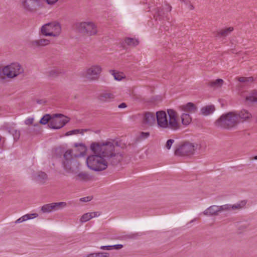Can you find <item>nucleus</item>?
<instances>
[{"mask_svg": "<svg viewBox=\"0 0 257 257\" xmlns=\"http://www.w3.org/2000/svg\"><path fill=\"white\" fill-rule=\"evenodd\" d=\"M93 154L89 156L86 160L88 167L94 171H101L107 168V161L103 156L102 152L105 149L103 143H93L90 146Z\"/></svg>", "mask_w": 257, "mask_h": 257, "instance_id": "nucleus-1", "label": "nucleus"}, {"mask_svg": "<svg viewBox=\"0 0 257 257\" xmlns=\"http://www.w3.org/2000/svg\"><path fill=\"white\" fill-rule=\"evenodd\" d=\"M169 118L165 111H158L156 114V119L159 127L164 129L177 130L179 128L180 124L177 113L173 109H168Z\"/></svg>", "mask_w": 257, "mask_h": 257, "instance_id": "nucleus-2", "label": "nucleus"}, {"mask_svg": "<svg viewBox=\"0 0 257 257\" xmlns=\"http://www.w3.org/2000/svg\"><path fill=\"white\" fill-rule=\"evenodd\" d=\"M239 112L235 111L222 114L215 122V125L221 128L230 130L235 127L239 123Z\"/></svg>", "mask_w": 257, "mask_h": 257, "instance_id": "nucleus-3", "label": "nucleus"}, {"mask_svg": "<svg viewBox=\"0 0 257 257\" xmlns=\"http://www.w3.org/2000/svg\"><path fill=\"white\" fill-rule=\"evenodd\" d=\"M103 146L105 150L102 152V154L105 157L107 162V167L108 165L116 166L121 162L123 159V156L119 153H114V146L112 142H106L103 143Z\"/></svg>", "mask_w": 257, "mask_h": 257, "instance_id": "nucleus-4", "label": "nucleus"}, {"mask_svg": "<svg viewBox=\"0 0 257 257\" xmlns=\"http://www.w3.org/2000/svg\"><path fill=\"white\" fill-rule=\"evenodd\" d=\"M71 149L66 151L62 161L63 168L68 173H76L79 165L76 158L81 155H73Z\"/></svg>", "mask_w": 257, "mask_h": 257, "instance_id": "nucleus-5", "label": "nucleus"}, {"mask_svg": "<svg viewBox=\"0 0 257 257\" xmlns=\"http://www.w3.org/2000/svg\"><path fill=\"white\" fill-rule=\"evenodd\" d=\"M61 32V27L59 23L53 21L42 26L40 34L45 37H57Z\"/></svg>", "mask_w": 257, "mask_h": 257, "instance_id": "nucleus-6", "label": "nucleus"}, {"mask_svg": "<svg viewBox=\"0 0 257 257\" xmlns=\"http://www.w3.org/2000/svg\"><path fill=\"white\" fill-rule=\"evenodd\" d=\"M23 71V68L19 64L12 63L0 70V76L2 78H5L6 77L13 78L22 73Z\"/></svg>", "mask_w": 257, "mask_h": 257, "instance_id": "nucleus-7", "label": "nucleus"}, {"mask_svg": "<svg viewBox=\"0 0 257 257\" xmlns=\"http://www.w3.org/2000/svg\"><path fill=\"white\" fill-rule=\"evenodd\" d=\"M75 28L80 33L88 36L95 35L97 33V27L92 22L76 23Z\"/></svg>", "mask_w": 257, "mask_h": 257, "instance_id": "nucleus-8", "label": "nucleus"}, {"mask_svg": "<svg viewBox=\"0 0 257 257\" xmlns=\"http://www.w3.org/2000/svg\"><path fill=\"white\" fill-rule=\"evenodd\" d=\"M197 147V144L195 145L189 142H185L175 150V154L180 156H189L194 154Z\"/></svg>", "mask_w": 257, "mask_h": 257, "instance_id": "nucleus-9", "label": "nucleus"}, {"mask_svg": "<svg viewBox=\"0 0 257 257\" xmlns=\"http://www.w3.org/2000/svg\"><path fill=\"white\" fill-rule=\"evenodd\" d=\"M171 9V6L168 4L166 5L165 10L166 12L163 9H156L154 16L155 21L162 22L161 24H163V22L166 21L168 24L170 25V18L168 17V12H170Z\"/></svg>", "mask_w": 257, "mask_h": 257, "instance_id": "nucleus-10", "label": "nucleus"}, {"mask_svg": "<svg viewBox=\"0 0 257 257\" xmlns=\"http://www.w3.org/2000/svg\"><path fill=\"white\" fill-rule=\"evenodd\" d=\"M53 117L60 118L59 119L53 118L49 123V127L53 129H59L64 126L69 121L67 117L60 113L54 114Z\"/></svg>", "mask_w": 257, "mask_h": 257, "instance_id": "nucleus-11", "label": "nucleus"}, {"mask_svg": "<svg viewBox=\"0 0 257 257\" xmlns=\"http://www.w3.org/2000/svg\"><path fill=\"white\" fill-rule=\"evenodd\" d=\"M102 68L100 65H94L86 69L85 76L88 80H96L99 77Z\"/></svg>", "mask_w": 257, "mask_h": 257, "instance_id": "nucleus-12", "label": "nucleus"}, {"mask_svg": "<svg viewBox=\"0 0 257 257\" xmlns=\"http://www.w3.org/2000/svg\"><path fill=\"white\" fill-rule=\"evenodd\" d=\"M40 0H23L22 2V6L25 10L33 12L36 11L40 6Z\"/></svg>", "mask_w": 257, "mask_h": 257, "instance_id": "nucleus-13", "label": "nucleus"}, {"mask_svg": "<svg viewBox=\"0 0 257 257\" xmlns=\"http://www.w3.org/2000/svg\"><path fill=\"white\" fill-rule=\"evenodd\" d=\"M226 208L223 205L216 206L212 205L208 207L203 211V214L206 216H216L218 215L220 213L224 211V209Z\"/></svg>", "mask_w": 257, "mask_h": 257, "instance_id": "nucleus-14", "label": "nucleus"}, {"mask_svg": "<svg viewBox=\"0 0 257 257\" xmlns=\"http://www.w3.org/2000/svg\"><path fill=\"white\" fill-rule=\"evenodd\" d=\"M156 122V115L154 113L146 112L143 114V123L148 125H152Z\"/></svg>", "mask_w": 257, "mask_h": 257, "instance_id": "nucleus-15", "label": "nucleus"}, {"mask_svg": "<svg viewBox=\"0 0 257 257\" xmlns=\"http://www.w3.org/2000/svg\"><path fill=\"white\" fill-rule=\"evenodd\" d=\"M33 179L41 184H44L47 180V174L42 171L36 172L33 175Z\"/></svg>", "mask_w": 257, "mask_h": 257, "instance_id": "nucleus-16", "label": "nucleus"}, {"mask_svg": "<svg viewBox=\"0 0 257 257\" xmlns=\"http://www.w3.org/2000/svg\"><path fill=\"white\" fill-rule=\"evenodd\" d=\"M114 98V95L112 93L104 92L100 93L98 96V99L102 102H109Z\"/></svg>", "mask_w": 257, "mask_h": 257, "instance_id": "nucleus-17", "label": "nucleus"}, {"mask_svg": "<svg viewBox=\"0 0 257 257\" xmlns=\"http://www.w3.org/2000/svg\"><path fill=\"white\" fill-rule=\"evenodd\" d=\"M50 43V40L47 39H40L39 40L32 41L30 43V47L35 48L38 47H43L48 45Z\"/></svg>", "mask_w": 257, "mask_h": 257, "instance_id": "nucleus-18", "label": "nucleus"}, {"mask_svg": "<svg viewBox=\"0 0 257 257\" xmlns=\"http://www.w3.org/2000/svg\"><path fill=\"white\" fill-rule=\"evenodd\" d=\"M139 44L138 40L131 38H126L121 43V45L123 48L125 49L126 46H136Z\"/></svg>", "mask_w": 257, "mask_h": 257, "instance_id": "nucleus-19", "label": "nucleus"}, {"mask_svg": "<svg viewBox=\"0 0 257 257\" xmlns=\"http://www.w3.org/2000/svg\"><path fill=\"white\" fill-rule=\"evenodd\" d=\"M179 108L181 110L187 112L193 113L197 110V107L191 102H188L185 105L180 106Z\"/></svg>", "mask_w": 257, "mask_h": 257, "instance_id": "nucleus-20", "label": "nucleus"}, {"mask_svg": "<svg viewBox=\"0 0 257 257\" xmlns=\"http://www.w3.org/2000/svg\"><path fill=\"white\" fill-rule=\"evenodd\" d=\"M51 211H57L66 206V203L65 202H54L50 203Z\"/></svg>", "mask_w": 257, "mask_h": 257, "instance_id": "nucleus-21", "label": "nucleus"}, {"mask_svg": "<svg viewBox=\"0 0 257 257\" xmlns=\"http://www.w3.org/2000/svg\"><path fill=\"white\" fill-rule=\"evenodd\" d=\"M38 215L37 213H34V214H27L25 215H23L21 217L18 219L16 221L15 223L18 224L21 222H23L24 221H25L26 220L31 219L33 218H35L37 217Z\"/></svg>", "mask_w": 257, "mask_h": 257, "instance_id": "nucleus-22", "label": "nucleus"}, {"mask_svg": "<svg viewBox=\"0 0 257 257\" xmlns=\"http://www.w3.org/2000/svg\"><path fill=\"white\" fill-rule=\"evenodd\" d=\"M215 109V107L213 105H207L201 109V112L203 114L208 115L212 113Z\"/></svg>", "mask_w": 257, "mask_h": 257, "instance_id": "nucleus-23", "label": "nucleus"}, {"mask_svg": "<svg viewBox=\"0 0 257 257\" xmlns=\"http://www.w3.org/2000/svg\"><path fill=\"white\" fill-rule=\"evenodd\" d=\"M91 177L89 174L85 172H81L77 174L76 179L82 181H87L90 180Z\"/></svg>", "mask_w": 257, "mask_h": 257, "instance_id": "nucleus-24", "label": "nucleus"}, {"mask_svg": "<svg viewBox=\"0 0 257 257\" xmlns=\"http://www.w3.org/2000/svg\"><path fill=\"white\" fill-rule=\"evenodd\" d=\"M233 30V27H229L217 32L216 36L219 37H225Z\"/></svg>", "mask_w": 257, "mask_h": 257, "instance_id": "nucleus-25", "label": "nucleus"}, {"mask_svg": "<svg viewBox=\"0 0 257 257\" xmlns=\"http://www.w3.org/2000/svg\"><path fill=\"white\" fill-rule=\"evenodd\" d=\"M246 101L248 102H257V89L254 90L249 96H246Z\"/></svg>", "mask_w": 257, "mask_h": 257, "instance_id": "nucleus-26", "label": "nucleus"}, {"mask_svg": "<svg viewBox=\"0 0 257 257\" xmlns=\"http://www.w3.org/2000/svg\"><path fill=\"white\" fill-rule=\"evenodd\" d=\"M62 73V71L59 69H53L46 71V74L47 76L50 77H56Z\"/></svg>", "mask_w": 257, "mask_h": 257, "instance_id": "nucleus-27", "label": "nucleus"}, {"mask_svg": "<svg viewBox=\"0 0 257 257\" xmlns=\"http://www.w3.org/2000/svg\"><path fill=\"white\" fill-rule=\"evenodd\" d=\"M182 123L184 125H188L191 121V118L189 114L183 113L181 116Z\"/></svg>", "mask_w": 257, "mask_h": 257, "instance_id": "nucleus-28", "label": "nucleus"}, {"mask_svg": "<svg viewBox=\"0 0 257 257\" xmlns=\"http://www.w3.org/2000/svg\"><path fill=\"white\" fill-rule=\"evenodd\" d=\"M225 207L226 208L224 209V211H228L231 210H235L236 209H240L241 208L240 204H236L233 205L231 204H225L223 205V207Z\"/></svg>", "mask_w": 257, "mask_h": 257, "instance_id": "nucleus-29", "label": "nucleus"}, {"mask_svg": "<svg viewBox=\"0 0 257 257\" xmlns=\"http://www.w3.org/2000/svg\"><path fill=\"white\" fill-rule=\"evenodd\" d=\"M109 72L113 76L114 79L117 81L121 80L124 77L123 73L116 72L114 70H110Z\"/></svg>", "mask_w": 257, "mask_h": 257, "instance_id": "nucleus-30", "label": "nucleus"}, {"mask_svg": "<svg viewBox=\"0 0 257 257\" xmlns=\"http://www.w3.org/2000/svg\"><path fill=\"white\" fill-rule=\"evenodd\" d=\"M223 81L221 79H217L209 82V85L213 87H219L222 86Z\"/></svg>", "mask_w": 257, "mask_h": 257, "instance_id": "nucleus-31", "label": "nucleus"}, {"mask_svg": "<svg viewBox=\"0 0 257 257\" xmlns=\"http://www.w3.org/2000/svg\"><path fill=\"white\" fill-rule=\"evenodd\" d=\"M52 119V116L49 114H46L40 119V123L42 124H47Z\"/></svg>", "mask_w": 257, "mask_h": 257, "instance_id": "nucleus-32", "label": "nucleus"}, {"mask_svg": "<svg viewBox=\"0 0 257 257\" xmlns=\"http://www.w3.org/2000/svg\"><path fill=\"white\" fill-rule=\"evenodd\" d=\"M253 81V78L252 77H242V86L243 84L244 85H248L249 84L252 83Z\"/></svg>", "mask_w": 257, "mask_h": 257, "instance_id": "nucleus-33", "label": "nucleus"}, {"mask_svg": "<svg viewBox=\"0 0 257 257\" xmlns=\"http://www.w3.org/2000/svg\"><path fill=\"white\" fill-rule=\"evenodd\" d=\"M92 218V216L90 213H86L84 214L80 219L81 222H86Z\"/></svg>", "mask_w": 257, "mask_h": 257, "instance_id": "nucleus-34", "label": "nucleus"}, {"mask_svg": "<svg viewBox=\"0 0 257 257\" xmlns=\"http://www.w3.org/2000/svg\"><path fill=\"white\" fill-rule=\"evenodd\" d=\"M10 133L13 136L15 140H18L20 137V132L17 130L12 129Z\"/></svg>", "mask_w": 257, "mask_h": 257, "instance_id": "nucleus-35", "label": "nucleus"}, {"mask_svg": "<svg viewBox=\"0 0 257 257\" xmlns=\"http://www.w3.org/2000/svg\"><path fill=\"white\" fill-rule=\"evenodd\" d=\"M41 210L43 213H50L51 212V209L50 203L44 205L41 207Z\"/></svg>", "mask_w": 257, "mask_h": 257, "instance_id": "nucleus-36", "label": "nucleus"}, {"mask_svg": "<svg viewBox=\"0 0 257 257\" xmlns=\"http://www.w3.org/2000/svg\"><path fill=\"white\" fill-rule=\"evenodd\" d=\"M250 117L251 114L247 111L242 110V121L249 119Z\"/></svg>", "mask_w": 257, "mask_h": 257, "instance_id": "nucleus-37", "label": "nucleus"}, {"mask_svg": "<svg viewBox=\"0 0 257 257\" xmlns=\"http://www.w3.org/2000/svg\"><path fill=\"white\" fill-rule=\"evenodd\" d=\"M79 133H81L82 135H83V131L82 130H74L70 131L69 132H68L66 133V136H70L72 135H75L78 134Z\"/></svg>", "mask_w": 257, "mask_h": 257, "instance_id": "nucleus-38", "label": "nucleus"}, {"mask_svg": "<svg viewBox=\"0 0 257 257\" xmlns=\"http://www.w3.org/2000/svg\"><path fill=\"white\" fill-rule=\"evenodd\" d=\"M181 2L183 3L189 10H192L194 9V7L190 3V2L188 0H180Z\"/></svg>", "mask_w": 257, "mask_h": 257, "instance_id": "nucleus-39", "label": "nucleus"}, {"mask_svg": "<svg viewBox=\"0 0 257 257\" xmlns=\"http://www.w3.org/2000/svg\"><path fill=\"white\" fill-rule=\"evenodd\" d=\"M174 142V140L173 139L168 140L166 142V144L165 146V148L167 149L168 150H170Z\"/></svg>", "mask_w": 257, "mask_h": 257, "instance_id": "nucleus-40", "label": "nucleus"}, {"mask_svg": "<svg viewBox=\"0 0 257 257\" xmlns=\"http://www.w3.org/2000/svg\"><path fill=\"white\" fill-rule=\"evenodd\" d=\"M150 136V133L149 132H141L139 136V139L143 140L145 139H147Z\"/></svg>", "mask_w": 257, "mask_h": 257, "instance_id": "nucleus-41", "label": "nucleus"}, {"mask_svg": "<svg viewBox=\"0 0 257 257\" xmlns=\"http://www.w3.org/2000/svg\"><path fill=\"white\" fill-rule=\"evenodd\" d=\"M95 253V257H108L109 253L108 252H97Z\"/></svg>", "mask_w": 257, "mask_h": 257, "instance_id": "nucleus-42", "label": "nucleus"}, {"mask_svg": "<svg viewBox=\"0 0 257 257\" xmlns=\"http://www.w3.org/2000/svg\"><path fill=\"white\" fill-rule=\"evenodd\" d=\"M92 197L91 196H87L85 197L81 198L80 200L82 202H88L92 199Z\"/></svg>", "mask_w": 257, "mask_h": 257, "instance_id": "nucleus-43", "label": "nucleus"}, {"mask_svg": "<svg viewBox=\"0 0 257 257\" xmlns=\"http://www.w3.org/2000/svg\"><path fill=\"white\" fill-rule=\"evenodd\" d=\"M123 247V245L120 244L111 245V248L115 249H120Z\"/></svg>", "mask_w": 257, "mask_h": 257, "instance_id": "nucleus-44", "label": "nucleus"}, {"mask_svg": "<svg viewBox=\"0 0 257 257\" xmlns=\"http://www.w3.org/2000/svg\"><path fill=\"white\" fill-rule=\"evenodd\" d=\"M34 119L33 118H28L25 120V123L26 124H31L33 122Z\"/></svg>", "mask_w": 257, "mask_h": 257, "instance_id": "nucleus-45", "label": "nucleus"}, {"mask_svg": "<svg viewBox=\"0 0 257 257\" xmlns=\"http://www.w3.org/2000/svg\"><path fill=\"white\" fill-rule=\"evenodd\" d=\"M46 3L49 5H53L55 3H57V2L58 0H45Z\"/></svg>", "mask_w": 257, "mask_h": 257, "instance_id": "nucleus-46", "label": "nucleus"}, {"mask_svg": "<svg viewBox=\"0 0 257 257\" xmlns=\"http://www.w3.org/2000/svg\"><path fill=\"white\" fill-rule=\"evenodd\" d=\"M92 216V218L96 216H98L100 215V213L99 212H93L90 213Z\"/></svg>", "mask_w": 257, "mask_h": 257, "instance_id": "nucleus-47", "label": "nucleus"}, {"mask_svg": "<svg viewBox=\"0 0 257 257\" xmlns=\"http://www.w3.org/2000/svg\"><path fill=\"white\" fill-rule=\"evenodd\" d=\"M139 235H139V233H133V234H131L129 235L128 237L130 238H135Z\"/></svg>", "mask_w": 257, "mask_h": 257, "instance_id": "nucleus-48", "label": "nucleus"}, {"mask_svg": "<svg viewBox=\"0 0 257 257\" xmlns=\"http://www.w3.org/2000/svg\"><path fill=\"white\" fill-rule=\"evenodd\" d=\"M100 248L102 249H106V250H111V245H105V246H101Z\"/></svg>", "mask_w": 257, "mask_h": 257, "instance_id": "nucleus-49", "label": "nucleus"}, {"mask_svg": "<svg viewBox=\"0 0 257 257\" xmlns=\"http://www.w3.org/2000/svg\"><path fill=\"white\" fill-rule=\"evenodd\" d=\"M126 106H127V105H126V103H125L123 102V103H120V104L118 105V107L119 108H125Z\"/></svg>", "mask_w": 257, "mask_h": 257, "instance_id": "nucleus-50", "label": "nucleus"}, {"mask_svg": "<svg viewBox=\"0 0 257 257\" xmlns=\"http://www.w3.org/2000/svg\"><path fill=\"white\" fill-rule=\"evenodd\" d=\"M167 28H168V26H166L165 27H164V26H162L161 25V26L160 27V30L161 31H163V28L165 31H169V29H167Z\"/></svg>", "mask_w": 257, "mask_h": 257, "instance_id": "nucleus-51", "label": "nucleus"}, {"mask_svg": "<svg viewBox=\"0 0 257 257\" xmlns=\"http://www.w3.org/2000/svg\"><path fill=\"white\" fill-rule=\"evenodd\" d=\"M79 146H80V148H81V150H82V151H83L84 152L85 151V147L84 145H82V144H79Z\"/></svg>", "mask_w": 257, "mask_h": 257, "instance_id": "nucleus-52", "label": "nucleus"}, {"mask_svg": "<svg viewBox=\"0 0 257 257\" xmlns=\"http://www.w3.org/2000/svg\"><path fill=\"white\" fill-rule=\"evenodd\" d=\"M87 257H95V253H92L89 254Z\"/></svg>", "mask_w": 257, "mask_h": 257, "instance_id": "nucleus-53", "label": "nucleus"}, {"mask_svg": "<svg viewBox=\"0 0 257 257\" xmlns=\"http://www.w3.org/2000/svg\"><path fill=\"white\" fill-rule=\"evenodd\" d=\"M241 203L242 208L244 206L246 205V204L247 203V201L246 200H242Z\"/></svg>", "mask_w": 257, "mask_h": 257, "instance_id": "nucleus-54", "label": "nucleus"}, {"mask_svg": "<svg viewBox=\"0 0 257 257\" xmlns=\"http://www.w3.org/2000/svg\"><path fill=\"white\" fill-rule=\"evenodd\" d=\"M37 103L41 104V100H37Z\"/></svg>", "mask_w": 257, "mask_h": 257, "instance_id": "nucleus-55", "label": "nucleus"}, {"mask_svg": "<svg viewBox=\"0 0 257 257\" xmlns=\"http://www.w3.org/2000/svg\"><path fill=\"white\" fill-rule=\"evenodd\" d=\"M238 81L241 82V77H238Z\"/></svg>", "mask_w": 257, "mask_h": 257, "instance_id": "nucleus-56", "label": "nucleus"}, {"mask_svg": "<svg viewBox=\"0 0 257 257\" xmlns=\"http://www.w3.org/2000/svg\"><path fill=\"white\" fill-rule=\"evenodd\" d=\"M75 147H78V144H75Z\"/></svg>", "mask_w": 257, "mask_h": 257, "instance_id": "nucleus-57", "label": "nucleus"}, {"mask_svg": "<svg viewBox=\"0 0 257 257\" xmlns=\"http://www.w3.org/2000/svg\"><path fill=\"white\" fill-rule=\"evenodd\" d=\"M254 159L257 160V156L254 157Z\"/></svg>", "mask_w": 257, "mask_h": 257, "instance_id": "nucleus-58", "label": "nucleus"}]
</instances>
